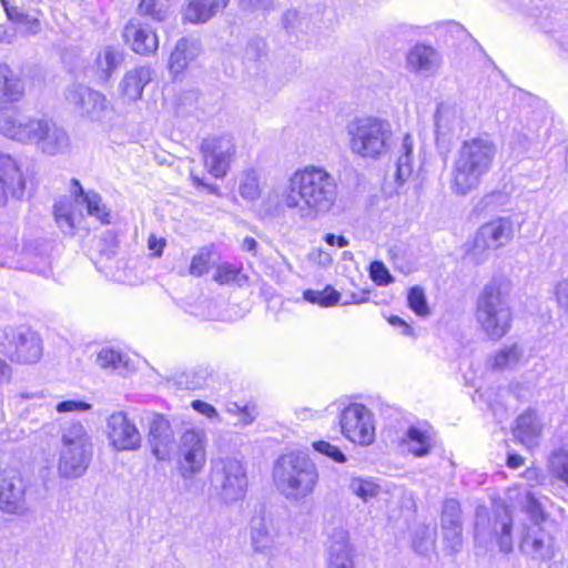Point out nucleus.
<instances>
[{"instance_id":"f257e3e1","label":"nucleus","mask_w":568,"mask_h":568,"mask_svg":"<svg viewBox=\"0 0 568 568\" xmlns=\"http://www.w3.org/2000/svg\"><path fill=\"white\" fill-rule=\"evenodd\" d=\"M336 197L335 178L321 166L305 165L288 176L280 201L301 219L314 221L333 209Z\"/></svg>"},{"instance_id":"f03ea898","label":"nucleus","mask_w":568,"mask_h":568,"mask_svg":"<svg viewBox=\"0 0 568 568\" xmlns=\"http://www.w3.org/2000/svg\"><path fill=\"white\" fill-rule=\"evenodd\" d=\"M496 144L488 136L466 140L458 149L450 172V189L457 195L476 190L493 168Z\"/></svg>"},{"instance_id":"7ed1b4c3","label":"nucleus","mask_w":568,"mask_h":568,"mask_svg":"<svg viewBox=\"0 0 568 568\" xmlns=\"http://www.w3.org/2000/svg\"><path fill=\"white\" fill-rule=\"evenodd\" d=\"M273 481L278 493L288 501H302L311 496L318 484L315 463L301 452L280 456L273 466Z\"/></svg>"},{"instance_id":"20e7f679","label":"nucleus","mask_w":568,"mask_h":568,"mask_svg":"<svg viewBox=\"0 0 568 568\" xmlns=\"http://www.w3.org/2000/svg\"><path fill=\"white\" fill-rule=\"evenodd\" d=\"M348 149L352 154L376 161L393 149L394 132L388 120L365 115L357 116L346 125Z\"/></svg>"},{"instance_id":"39448f33","label":"nucleus","mask_w":568,"mask_h":568,"mask_svg":"<svg viewBox=\"0 0 568 568\" xmlns=\"http://www.w3.org/2000/svg\"><path fill=\"white\" fill-rule=\"evenodd\" d=\"M93 456L92 437L79 420H70L61 427V448L58 473L60 477L74 479L82 477Z\"/></svg>"},{"instance_id":"423d86ee","label":"nucleus","mask_w":568,"mask_h":568,"mask_svg":"<svg viewBox=\"0 0 568 568\" xmlns=\"http://www.w3.org/2000/svg\"><path fill=\"white\" fill-rule=\"evenodd\" d=\"M476 321L490 339L503 338L511 327L513 314L500 285L493 281L480 292L476 304Z\"/></svg>"},{"instance_id":"0eeeda50","label":"nucleus","mask_w":568,"mask_h":568,"mask_svg":"<svg viewBox=\"0 0 568 568\" xmlns=\"http://www.w3.org/2000/svg\"><path fill=\"white\" fill-rule=\"evenodd\" d=\"M513 518L504 504L493 507V517L485 506H478L475 514V540L488 547L496 541L504 554L513 551Z\"/></svg>"},{"instance_id":"6e6552de","label":"nucleus","mask_w":568,"mask_h":568,"mask_svg":"<svg viewBox=\"0 0 568 568\" xmlns=\"http://www.w3.org/2000/svg\"><path fill=\"white\" fill-rule=\"evenodd\" d=\"M74 200L61 199L55 202L53 212L59 227L64 233H72L78 220V215L72 211L75 205L85 206L87 213L95 217L102 224L111 222V211L103 202L102 196L94 191H84L77 180L72 181Z\"/></svg>"},{"instance_id":"1a4fd4ad","label":"nucleus","mask_w":568,"mask_h":568,"mask_svg":"<svg viewBox=\"0 0 568 568\" xmlns=\"http://www.w3.org/2000/svg\"><path fill=\"white\" fill-rule=\"evenodd\" d=\"M210 479L222 500L233 503L244 498L247 476L243 463L230 456L212 460Z\"/></svg>"},{"instance_id":"9d476101","label":"nucleus","mask_w":568,"mask_h":568,"mask_svg":"<svg viewBox=\"0 0 568 568\" xmlns=\"http://www.w3.org/2000/svg\"><path fill=\"white\" fill-rule=\"evenodd\" d=\"M515 223L508 217H498L481 225L475 236L467 256L476 264L488 260L490 253L506 246L514 237Z\"/></svg>"},{"instance_id":"9b49d317","label":"nucleus","mask_w":568,"mask_h":568,"mask_svg":"<svg viewBox=\"0 0 568 568\" xmlns=\"http://www.w3.org/2000/svg\"><path fill=\"white\" fill-rule=\"evenodd\" d=\"M47 121V116H33L16 108H1L0 134L22 145L34 146Z\"/></svg>"},{"instance_id":"f8f14e48","label":"nucleus","mask_w":568,"mask_h":568,"mask_svg":"<svg viewBox=\"0 0 568 568\" xmlns=\"http://www.w3.org/2000/svg\"><path fill=\"white\" fill-rule=\"evenodd\" d=\"M206 434L201 428H186L180 436L176 464L183 478L202 471L206 463Z\"/></svg>"},{"instance_id":"ddd939ff","label":"nucleus","mask_w":568,"mask_h":568,"mask_svg":"<svg viewBox=\"0 0 568 568\" xmlns=\"http://www.w3.org/2000/svg\"><path fill=\"white\" fill-rule=\"evenodd\" d=\"M339 410L342 434L349 442L362 446L371 445L375 439V423L373 413L363 404L351 403Z\"/></svg>"},{"instance_id":"4468645a","label":"nucleus","mask_w":568,"mask_h":568,"mask_svg":"<svg viewBox=\"0 0 568 568\" xmlns=\"http://www.w3.org/2000/svg\"><path fill=\"white\" fill-rule=\"evenodd\" d=\"M109 445L116 452H134L141 447L142 436L124 412L112 413L105 422Z\"/></svg>"},{"instance_id":"2eb2a0df","label":"nucleus","mask_w":568,"mask_h":568,"mask_svg":"<svg viewBox=\"0 0 568 568\" xmlns=\"http://www.w3.org/2000/svg\"><path fill=\"white\" fill-rule=\"evenodd\" d=\"M204 165L216 179L224 178L235 154V144L231 136H214L204 139L201 144Z\"/></svg>"},{"instance_id":"dca6fc26","label":"nucleus","mask_w":568,"mask_h":568,"mask_svg":"<svg viewBox=\"0 0 568 568\" xmlns=\"http://www.w3.org/2000/svg\"><path fill=\"white\" fill-rule=\"evenodd\" d=\"M6 338L10 346L3 352L12 362L32 364L40 359L42 341L36 332L26 327L10 328Z\"/></svg>"},{"instance_id":"f3484780","label":"nucleus","mask_w":568,"mask_h":568,"mask_svg":"<svg viewBox=\"0 0 568 568\" xmlns=\"http://www.w3.org/2000/svg\"><path fill=\"white\" fill-rule=\"evenodd\" d=\"M65 98L75 112L91 121H102L109 109L106 97L85 85L71 87Z\"/></svg>"},{"instance_id":"a211bd4d","label":"nucleus","mask_w":568,"mask_h":568,"mask_svg":"<svg viewBox=\"0 0 568 568\" xmlns=\"http://www.w3.org/2000/svg\"><path fill=\"white\" fill-rule=\"evenodd\" d=\"M27 483L17 470L0 471V509L11 515L27 510Z\"/></svg>"},{"instance_id":"6ab92c4d","label":"nucleus","mask_w":568,"mask_h":568,"mask_svg":"<svg viewBox=\"0 0 568 568\" xmlns=\"http://www.w3.org/2000/svg\"><path fill=\"white\" fill-rule=\"evenodd\" d=\"M26 190V179L18 161L10 154L0 153V207L9 200H20Z\"/></svg>"},{"instance_id":"aec40b11","label":"nucleus","mask_w":568,"mask_h":568,"mask_svg":"<svg viewBox=\"0 0 568 568\" xmlns=\"http://www.w3.org/2000/svg\"><path fill=\"white\" fill-rule=\"evenodd\" d=\"M520 551L535 560H550L556 552V542L551 534L540 525L525 527L519 544Z\"/></svg>"},{"instance_id":"412c9836","label":"nucleus","mask_w":568,"mask_h":568,"mask_svg":"<svg viewBox=\"0 0 568 568\" xmlns=\"http://www.w3.org/2000/svg\"><path fill=\"white\" fill-rule=\"evenodd\" d=\"M149 444L153 456L160 462L170 460L175 450V438L170 422L154 415L149 426Z\"/></svg>"},{"instance_id":"4be33fe9","label":"nucleus","mask_w":568,"mask_h":568,"mask_svg":"<svg viewBox=\"0 0 568 568\" xmlns=\"http://www.w3.org/2000/svg\"><path fill=\"white\" fill-rule=\"evenodd\" d=\"M16 241H18V239ZM10 254H12L21 265L7 266L8 268L34 272L42 275L50 272V260L47 246L43 244L24 243L23 246L19 248L18 242H13Z\"/></svg>"},{"instance_id":"5701e85b","label":"nucleus","mask_w":568,"mask_h":568,"mask_svg":"<svg viewBox=\"0 0 568 568\" xmlns=\"http://www.w3.org/2000/svg\"><path fill=\"white\" fill-rule=\"evenodd\" d=\"M442 55L432 45L418 43L406 55V69L423 78L435 77L442 67Z\"/></svg>"},{"instance_id":"b1692460","label":"nucleus","mask_w":568,"mask_h":568,"mask_svg":"<svg viewBox=\"0 0 568 568\" xmlns=\"http://www.w3.org/2000/svg\"><path fill=\"white\" fill-rule=\"evenodd\" d=\"M34 148L45 155H64L71 151L72 142L67 130L48 118Z\"/></svg>"},{"instance_id":"393cba45","label":"nucleus","mask_w":568,"mask_h":568,"mask_svg":"<svg viewBox=\"0 0 568 568\" xmlns=\"http://www.w3.org/2000/svg\"><path fill=\"white\" fill-rule=\"evenodd\" d=\"M122 37L125 43L141 55L153 54L159 48V39L153 28L138 20H130L124 26Z\"/></svg>"},{"instance_id":"a878e982","label":"nucleus","mask_w":568,"mask_h":568,"mask_svg":"<svg viewBox=\"0 0 568 568\" xmlns=\"http://www.w3.org/2000/svg\"><path fill=\"white\" fill-rule=\"evenodd\" d=\"M325 568H355L349 535L343 527H336L329 535Z\"/></svg>"},{"instance_id":"bb28decb","label":"nucleus","mask_w":568,"mask_h":568,"mask_svg":"<svg viewBox=\"0 0 568 568\" xmlns=\"http://www.w3.org/2000/svg\"><path fill=\"white\" fill-rule=\"evenodd\" d=\"M250 545L254 554L272 558L278 550L272 524L264 517L256 516L250 523Z\"/></svg>"},{"instance_id":"cd10ccee","label":"nucleus","mask_w":568,"mask_h":568,"mask_svg":"<svg viewBox=\"0 0 568 568\" xmlns=\"http://www.w3.org/2000/svg\"><path fill=\"white\" fill-rule=\"evenodd\" d=\"M153 71L149 67H138L128 71L119 84V90L129 102L141 99L144 87L151 82Z\"/></svg>"},{"instance_id":"c85d7f7f","label":"nucleus","mask_w":568,"mask_h":568,"mask_svg":"<svg viewBox=\"0 0 568 568\" xmlns=\"http://www.w3.org/2000/svg\"><path fill=\"white\" fill-rule=\"evenodd\" d=\"M230 0H186L183 19L193 24L205 23L223 10Z\"/></svg>"},{"instance_id":"c756f323","label":"nucleus","mask_w":568,"mask_h":568,"mask_svg":"<svg viewBox=\"0 0 568 568\" xmlns=\"http://www.w3.org/2000/svg\"><path fill=\"white\" fill-rule=\"evenodd\" d=\"M201 53L200 42L189 38L178 40L169 60V69L174 75L181 74Z\"/></svg>"},{"instance_id":"7c9ffc66","label":"nucleus","mask_w":568,"mask_h":568,"mask_svg":"<svg viewBox=\"0 0 568 568\" xmlns=\"http://www.w3.org/2000/svg\"><path fill=\"white\" fill-rule=\"evenodd\" d=\"M124 51L119 45L102 47L94 60L98 78L108 81L124 61Z\"/></svg>"},{"instance_id":"2f4dec72","label":"nucleus","mask_w":568,"mask_h":568,"mask_svg":"<svg viewBox=\"0 0 568 568\" xmlns=\"http://www.w3.org/2000/svg\"><path fill=\"white\" fill-rule=\"evenodd\" d=\"M435 439L430 429L410 426L402 439L403 447L415 457H425L433 449Z\"/></svg>"},{"instance_id":"473e14b6","label":"nucleus","mask_w":568,"mask_h":568,"mask_svg":"<svg viewBox=\"0 0 568 568\" xmlns=\"http://www.w3.org/2000/svg\"><path fill=\"white\" fill-rule=\"evenodd\" d=\"M541 433V426L532 410L523 413L516 420L514 436L526 447L531 448L537 445Z\"/></svg>"},{"instance_id":"72a5a7b5","label":"nucleus","mask_w":568,"mask_h":568,"mask_svg":"<svg viewBox=\"0 0 568 568\" xmlns=\"http://www.w3.org/2000/svg\"><path fill=\"white\" fill-rule=\"evenodd\" d=\"M23 93L22 79L7 64H0V103L17 102Z\"/></svg>"},{"instance_id":"f704fd0d","label":"nucleus","mask_w":568,"mask_h":568,"mask_svg":"<svg viewBox=\"0 0 568 568\" xmlns=\"http://www.w3.org/2000/svg\"><path fill=\"white\" fill-rule=\"evenodd\" d=\"M10 21L18 24V31L26 36H36L41 31L40 20L21 8L10 7L7 0H0Z\"/></svg>"},{"instance_id":"c9c22d12","label":"nucleus","mask_w":568,"mask_h":568,"mask_svg":"<svg viewBox=\"0 0 568 568\" xmlns=\"http://www.w3.org/2000/svg\"><path fill=\"white\" fill-rule=\"evenodd\" d=\"M239 194L247 202H254L262 194V172L255 168L243 170L239 174Z\"/></svg>"},{"instance_id":"e433bc0d","label":"nucleus","mask_w":568,"mask_h":568,"mask_svg":"<svg viewBox=\"0 0 568 568\" xmlns=\"http://www.w3.org/2000/svg\"><path fill=\"white\" fill-rule=\"evenodd\" d=\"M97 364L103 369H110L120 375L133 369L130 357L119 349L102 348L97 356Z\"/></svg>"},{"instance_id":"4c0bfd02","label":"nucleus","mask_w":568,"mask_h":568,"mask_svg":"<svg viewBox=\"0 0 568 568\" xmlns=\"http://www.w3.org/2000/svg\"><path fill=\"white\" fill-rule=\"evenodd\" d=\"M413 150L414 139L407 133L403 138L396 161L395 180L399 185L406 182L413 173Z\"/></svg>"},{"instance_id":"58836bf2","label":"nucleus","mask_w":568,"mask_h":568,"mask_svg":"<svg viewBox=\"0 0 568 568\" xmlns=\"http://www.w3.org/2000/svg\"><path fill=\"white\" fill-rule=\"evenodd\" d=\"M459 121V110L456 104L450 102H440L437 105L435 114V126L438 135L452 133Z\"/></svg>"},{"instance_id":"ea45409f","label":"nucleus","mask_w":568,"mask_h":568,"mask_svg":"<svg viewBox=\"0 0 568 568\" xmlns=\"http://www.w3.org/2000/svg\"><path fill=\"white\" fill-rule=\"evenodd\" d=\"M211 374L212 369L209 366H197L178 375L175 383L185 389H200L206 385Z\"/></svg>"},{"instance_id":"a19ab883","label":"nucleus","mask_w":568,"mask_h":568,"mask_svg":"<svg viewBox=\"0 0 568 568\" xmlns=\"http://www.w3.org/2000/svg\"><path fill=\"white\" fill-rule=\"evenodd\" d=\"M549 499L545 496H536L532 491H527L524 496L523 507L525 513L531 519L532 524L540 525L546 520V505Z\"/></svg>"},{"instance_id":"79ce46f5","label":"nucleus","mask_w":568,"mask_h":568,"mask_svg":"<svg viewBox=\"0 0 568 568\" xmlns=\"http://www.w3.org/2000/svg\"><path fill=\"white\" fill-rule=\"evenodd\" d=\"M18 237V231L14 227L8 226L0 229V266H20L10 252L12 251V243Z\"/></svg>"},{"instance_id":"37998d69","label":"nucleus","mask_w":568,"mask_h":568,"mask_svg":"<svg viewBox=\"0 0 568 568\" xmlns=\"http://www.w3.org/2000/svg\"><path fill=\"white\" fill-rule=\"evenodd\" d=\"M348 488L352 494L361 498L364 503L376 498L381 494V486L372 478L353 477L349 480Z\"/></svg>"},{"instance_id":"c03bdc74","label":"nucleus","mask_w":568,"mask_h":568,"mask_svg":"<svg viewBox=\"0 0 568 568\" xmlns=\"http://www.w3.org/2000/svg\"><path fill=\"white\" fill-rule=\"evenodd\" d=\"M303 297L311 304L331 307L339 302L341 294L334 287L327 285L323 291L306 290L303 293Z\"/></svg>"},{"instance_id":"a18cd8bd","label":"nucleus","mask_w":568,"mask_h":568,"mask_svg":"<svg viewBox=\"0 0 568 568\" xmlns=\"http://www.w3.org/2000/svg\"><path fill=\"white\" fill-rule=\"evenodd\" d=\"M523 356V351L517 344L504 347L495 354L491 361V367L495 369L511 368L517 365Z\"/></svg>"},{"instance_id":"49530a36","label":"nucleus","mask_w":568,"mask_h":568,"mask_svg":"<svg viewBox=\"0 0 568 568\" xmlns=\"http://www.w3.org/2000/svg\"><path fill=\"white\" fill-rule=\"evenodd\" d=\"M549 471L559 480L568 485V452L559 449L554 452L548 460Z\"/></svg>"},{"instance_id":"de8ad7c7","label":"nucleus","mask_w":568,"mask_h":568,"mask_svg":"<svg viewBox=\"0 0 568 568\" xmlns=\"http://www.w3.org/2000/svg\"><path fill=\"white\" fill-rule=\"evenodd\" d=\"M440 525L442 528L450 526H463L460 504L457 499L449 498L444 501Z\"/></svg>"},{"instance_id":"09e8293b","label":"nucleus","mask_w":568,"mask_h":568,"mask_svg":"<svg viewBox=\"0 0 568 568\" xmlns=\"http://www.w3.org/2000/svg\"><path fill=\"white\" fill-rule=\"evenodd\" d=\"M213 278L221 285L232 283L241 284L243 280H246V277L241 274V268L226 262L217 265Z\"/></svg>"},{"instance_id":"8fccbe9b","label":"nucleus","mask_w":568,"mask_h":568,"mask_svg":"<svg viewBox=\"0 0 568 568\" xmlns=\"http://www.w3.org/2000/svg\"><path fill=\"white\" fill-rule=\"evenodd\" d=\"M211 263L212 250L207 246L201 247L191 260L189 273L193 276L200 277L207 273Z\"/></svg>"},{"instance_id":"3c124183","label":"nucleus","mask_w":568,"mask_h":568,"mask_svg":"<svg viewBox=\"0 0 568 568\" xmlns=\"http://www.w3.org/2000/svg\"><path fill=\"white\" fill-rule=\"evenodd\" d=\"M407 303L417 316L425 317L429 314L426 295L422 287L414 286L408 291Z\"/></svg>"},{"instance_id":"603ef678","label":"nucleus","mask_w":568,"mask_h":568,"mask_svg":"<svg viewBox=\"0 0 568 568\" xmlns=\"http://www.w3.org/2000/svg\"><path fill=\"white\" fill-rule=\"evenodd\" d=\"M138 11L141 16L158 22L164 21L168 17L165 6L159 2V0H140Z\"/></svg>"},{"instance_id":"864d4df0","label":"nucleus","mask_w":568,"mask_h":568,"mask_svg":"<svg viewBox=\"0 0 568 568\" xmlns=\"http://www.w3.org/2000/svg\"><path fill=\"white\" fill-rule=\"evenodd\" d=\"M443 529L444 541L450 554H457L463 546V526H450Z\"/></svg>"},{"instance_id":"5fc2aeb1","label":"nucleus","mask_w":568,"mask_h":568,"mask_svg":"<svg viewBox=\"0 0 568 568\" xmlns=\"http://www.w3.org/2000/svg\"><path fill=\"white\" fill-rule=\"evenodd\" d=\"M369 276L372 281L379 286H386L394 282L388 268L381 261H374L371 263Z\"/></svg>"},{"instance_id":"6e6d98bb","label":"nucleus","mask_w":568,"mask_h":568,"mask_svg":"<svg viewBox=\"0 0 568 568\" xmlns=\"http://www.w3.org/2000/svg\"><path fill=\"white\" fill-rule=\"evenodd\" d=\"M315 452L327 456L336 463L343 464L346 462V456L344 453L335 445H332L325 440L313 442L312 444Z\"/></svg>"},{"instance_id":"4d7b16f0","label":"nucleus","mask_w":568,"mask_h":568,"mask_svg":"<svg viewBox=\"0 0 568 568\" xmlns=\"http://www.w3.org/2000/svg\"><path fill=\"white\" fill-rule=\"evenodd\" d=\"M91 404L78 399H68L59 402L55 405V410L60 414L71 412H87L91 409Z\"/></svg>"},{"instance_id":"13d9d810","label":"nucleus","mask_w":568,"mask_h":568,"mask_svg":"<svg viewBox=\"0 0 568 568\" xmlns=\"http://www.w3.org/2000/svg\"><path fill=\"white\" fill-rule=\"evenodd\" d=\"M265 52V41L263 39L256 38L252 39L247 42L244 58L246 60L255 61L258 60Z\"/></svg>"},{"instance_id":"bf43d9fd","label":"nucleus","mask_w":568,"mask_h":568,"mask_svg":"<svg viewBox=\"0 0 568 568\" xmlns=\"http://www.w3.org/2000/svg\"><path fill=\"white\" fill-rule=\"evenodd\" d=\"M557 305L565 312L568 311V277L558 281L554 287Z\"/></svg>"},{"instance_id":"052dcab7","label":"nucleus","mask_w":568,"mask_h":568,"mask_svg":"<svg viewBox=\"0 0 568 568\" xmlns=\"http://www.w3.org/2000/svg\"><path fill=\"white\" fill-rule=\"evenodd\" d=\"M258 416V409L254 404H245L243 405V410L237 417V420L234 423L235 426H248L253 424V422Z\"/></svg>"},{"instance_id":"680f3d73","label":"nucleus","mask_w":568,"mask_h":568,"mask_svg":"<svg viewBox=\"0 0 568 568\" xmlns=\"http://www.w3.org/2000/svg\"><path fill=\"white\" fill-rule=\"evenodd\" d=\"M191 406L195 412L207 417L209 419L221 422V416L213 405L201 399H195L191 403Z\"/></svg>"},{"instance_id":"e2e57ef3","label":"nucleus","mask_w":568,"mask_h":568,"mask_svg":"<svg viewBox=\"0 0 568 568\" xmlns=\"http://www.w3.org/2000/svg\"><path fill=\"white\" fill-rule=\"evenodd\" d=\"M296 416L300 420L318 419L324 416V410H314L308 407H302L296 410Z\"/></svg>"},{"instance_id":"0e129e2a","label":"nucleus","mask_w":568,"mask_h":568,"mask_svg":"<svg viewBox=\"0 0 568 568\" xmlns=\"http://www.w3.org/2000/svg\"><path fill=\"white\" fill-rule=\"evenodd\" d=\"M243 6L250 7L254 10H270L273 6V0H240Z\"/></svg>"},{"instance_id":"69168bd1","label":"nucleus","mask_w":568,"mask_h":568,"mask_svg":"<svg viewBox=\"0 0 568 568\" xmlns=\"http://www.w3.org/2000/svg\"><path fill=\"white\" fill-rule=\"evenodd\" d=\"M148 246L149 250L153 251L155 256H161L165 246V241L163 239H158L154 235H150Z\"/></svg>"},{"instance_id":"338daca9","label":"nucleus","mask_w":568,"mask_h":568,"mask_svg":"<svg viewBox=\"0 0 568 568\" xmlns=\"http://www.w3.org/2000/svg\"><path fill=\"white\" fill-rule=\"evenodd\" d=\"M324 241L331 246L345 247L348 245V240L343 235H335L333 233H327L324 236Z\"/></svg>"},{"instance_id":"774afa93","label":"nucleus","mask_w":568,"mask_h":568,"mask_svg":"<svg viewBox=\"0 0 568 568\" xmlns=\"http://www.w3.org/2000/svg\"><path fill=\"white\" fill-rule=\"evenodd\" d=\"M388 323L393 326L399 327L403 335H410L412 327L400 317L394 315L388 318Z\"/></svg>"}]
</instances>
